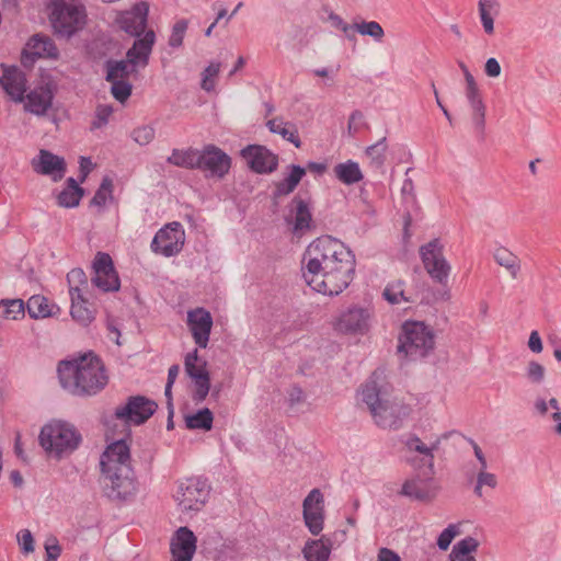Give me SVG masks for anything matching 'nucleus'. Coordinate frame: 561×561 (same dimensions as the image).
Listing matches in <instances>:
<instances>
[{"label":"nucleus","instance_id":"f257e3e1","mask_svg":"<svg viewBox=\"0 0 561 561\" xmlns=\"http://www.w3.org/2000/svg\"><path fill=\"white\" fill-rule=\"evenodd\" d=\"M302 264V276L309 286L323 295L335 296L352 283L356 260L342 241L322 236L307 247Z\"/></svg>","mask_w":561,"mask_h":561},{"label":"nucleus","instance_id":"f03ea898","mask_svg":"<svg viewBox=\"0 0 561 561\" xmlns=\"http://www.w3.org/2000/svg\"><path fill=\"white\" fill-rule=\"evenodd\" d=\"M129 423H113L115 430L119 427L116 436L106 432L108 445L100 460L101 473L108 495L126 499L136 491L130 467V453L127 439L129 438Z\"/></svg>","mask_w":561,"mask_h":561},{"label":"nucleus","instance_id":"7ed1b4c3","mask_svg":"<svg viewBox=\"0 0 561 561\" xmlns=\"http://www.w3.org/2000/svg\"><path fill=\"white\" fill-rule=\"evenodd\" d=\"M57 373L62 389L77 397L95 396L108 382L102 360L92 352L61 360L58 364Z\"/></svg>","mask_w":561,"mask_h":561},{"label":"nucleus","instance_id":"20e7f679","mask_svg":"<svg viewBox=\"0 0 561 561\" xmlns=\"http://www.w3.org/2000/svg\"><path fill=\"white\" fill-rule=\"evenodd\" d=\"M48 19L54 33L70 38L88 23V12L82 0H49Z\"/></svg>","mask_w":561,"mask_h":561},{"label":"nucleus","instance_id":"39448f33","mask_svg":"<svg viewBox=\"0 0 561 561\" xmlns=\"http://www.w3.org/2000/svg\"><path fill=\"white\" fill-rule=\"evenodd\" d=\"M156 43V34L148 31L141 38H136L126 53L125 60L110 59L105 62L106 80H127L137 72L138 68H146Z\"/></svg>","mask_w":561,"mask_h":561},{"label":"nucleus","instance_id":"423d86ee","mask_svg":"<svg viewBox=\"0 0 561 561\" xmlns=\"http://www.w3.org/2000/svg\"><path fill=\"white\" fill-rule=\"evenodd\" d=\"M390 397L391 386L382 369H376L358 391V400L366 404L374 417L394 415Z\"/></svg>","mask_w":561,"mask_h":561},{"label":"nucleus","instance_id":"0eeeda50","mask_svg":"<svg viewBox=\"0 0 561 561\" xmlns=\"http://www.w3.org/2000/svg\"><path fill=\"white\" fill-rule=\"evenodd\" d=\"M435 346L433 330L423 322L408 321L399 336L398 353L411 360L427 356Z\"/></svg>","mask_w":561,"mask_h":561},{"label":"nucleus","instance_id":"6e6552de","mask_svg":"<svg viewBox=\"0 0 561 561\" xmlns=\"http://www.w3.org/2000/svg\"><path fill=\"white\" fill-rule=\"evenodd\" d=\"M80 442L81 435L72 423H46L39 433L41 446L56 457L75 450Z\"/></svg>","mask_w":561,"mask_h":561},{"label":"nucleus","instance_id":"1a4fd4ad","mask_svg":"<svg viewBox=\"0 0 561 561\" xmlns=\"http://www.w3.org/2000/svg\"><path fill=\"white\" fill-rule=\"evenodd\" d=\"M209 493L208 483L194 477L180 481L173 496L182 512L196 513L203 510Z\"/></svg>","mask_w":561,"mask_h":561},{"label":"nucleus","instance_id":"9d476101","mask_svg":"<svg viewBox=\"0 0 561 561\" xmlns=\"http://www.w3.org/2000/svg\"><path fill=\"white\" fill-rule=\"evenodd\" d=\"M371 319V309L354 305L340 313L334 328L344 334L364 335L370 329Z\"/></svg>","mask_w":561,"mask_h":561},{"label":"nucleus","instance_id":"9b49d317","mask_svg":"<svg viewBox=\"0 0 561 561\" xmlns=\"http://www.w3.org/2000/svg\"><path fill=\"white\" fill-rule=\"evenodd\" d=\"M420 255L430 276L440 284L446 283L450 273V265L443 254V245L439 240L434 239L422 245Z\"/></svg>","mask_w":561,"mask_h":561},{"label":"nucleus","instance_id":"f8f14e48","mask_svg":"<svg viewBox=\"0 0 561 561\" xmlns=\"http://www.w3.org/2000/svg\"><path fill=\"white\" fill-rule=\"evenodd\" d=\"M206 360L198 357V351L187 353L184 358V369L194 382L193 399L198 403L205 400L210 389V377Z\"/></svg>","mask_w":561,"mask_h":561},{"label":"nucleus","instance_id":"ddd939ff","mask_svg":"<svg viewBox=\"0 0 561 561\" xmlns=\"http://www.w3.org/2000/svg\"><path fill=\"white\" fill-rule=\"evenodd\" d=\"M184 240L185 232L182 225L174 221L165 225L156 233L151 242V250L170 257L182 250Z\"/></svg>","mask_w":561,"mask_h":561},{"label":"nucleus","instance_id":"4468645a","mask_svg":"<svg viewBox=\"0 0 561 561\" xmlns=\"http://www.w3.org/2000/svg\"><path fill=\"white\" fill-rule=\"evenodd\" d=\"M231 168V158L215 145H207L199 150L197 170L206 176L222 179Z\"/></svg>","mask_w":561,"mask_h":561},{"label":"nucleus","instance_id":"2eb2a0df","mask_svg":"<svg viewBox=\"0 0 561 561\" xmlns=\"http://www.w3.org/2000/svg\"><path fill=\"white\" fill-rule=\"evenodd\" d=\"M157 409L154 400L141 394L130 396L115 409L114 416L118 421H148Z\"/></svg>","mask_w":561,"mask_h":561},{"label":"nucleus","instance_id":"dca6fc26","mask_svg":"<svg viewBox=\"0 0 561 561\" xmlns=\"http://www.w3.org/2000/svg\"><path fill=\"white\" fill-rule=\"evenodd\" d=\"M304 523L311 535L318 536L324 527V496L319 489H312L302 501Z\"/></svg>","mask_w":561,"mask_h":561},{"label":"nucleus","instance_id":"f3484780","mask_svg":"<svg viewBox=\"0 0 561 561\" xmlns=\"http://www.w3.org/2000/svg\"><path fill=\"white\" fill-rule=\"evenodd\" d=\"M94 276L92 285L103 293L117 291L121 287L113 261L107 253L99 252L93 261Z\"/></svg>","mask_w":561,"mask_h":561},{"label":"nucleus","instance_id":"a211bd4d","mask_svg":"<svg viewBox=\"0 0 561 561\" xmlns=\"http://www.w3.org/2000/svg\"><path fill=\"white\" fill-rule=\"evenodd\" d=\"M148 12V4L146 2H139L130 10L121 12L115 21L121 30L131 36L141 38L149 31H146Z\"/></svg>","mask_w":561,"mask_h":561},{"label":"nucleus","instance_id":"6ab92c4d","mask_svg":"<svg viewBox=\"0 0 561 561\" xmlns=\"http://www.w3.org/2000/svg\"><path fill=\"white\" fill-rule=\"evenodd\" d=\"M438 491L439 486L433 478L414 476L403 482L400 494L420 502H432Z\"/></svg>","mask_w":561,"mask_h":561},{"label":"nucleus","instance_id":"aec40b11","mask_svg":"<svg viewBox=\"0 0 561 561\" xmlns=\"http://www.w3.org/2000/svg\"><path fill=\"white\" fill-rule=\"evenodd\" d=\"M187 325L194 342L201 348H206L213 328V318L210 312L204 308L190 310L187 312Z\"/></svg>","mask_w":561,"mask_h":561},{"label":"nucleus","instance_id":"412c9836","mask_svg":"<svg viewBox=\"0 0 561 561\" xmlns=\"http://www.w3.org/2000/svg\"><path fill=\"white\" fill-rule=\"evenodd\" d=\"M241 156L256 173H271L277 168V157L263 146L249 145Z\"/></svg>","mask_w":561,"mask_h":561},{"label":"nucleus","instance_id":"4be33fe9","mask_svg":"<svg viewBox=\"0 0 561 561\" xmlns=\"http://www.w3.org/2000/svg\"><path fill=\"white\" fill-rule=\"evenodd\" d=\"M196 536L187 527H180L171 537V561H192L196 551Z\"/></svg>","mask_w":561,"mask_h":561},{"label":"nucleus","instance_id":"5701e85b","mask_svg":"<svg viewBox=\"0 0 561 561\" xmlns=\"http://www.w3.org/2000/svg\"><path fill=\"white\" fill-rule=\"evenodd\" d=\"M33 170L43 175H50L54 181H59L66 172V162L64 158L42 149L36 158L32 160Z\"/></svg>","mask_w":561,"mask_h":561},{"label":"nucleus","instance_id":"b1692460","mask_svg":"<svg viewBox=\"0 0 561 561\" xmlns=\"http://www.w3.org/2000/svg\"><path fill=\"white\" fill-rule=\"evenodd\" d=\"M58 54V48L49 36L36 34L27 42L22 58L23 62L26 64L27 60L33 62L35 58L56 59Z\"/></svg>","mask_w":561,"mask_h":561},{"label":"nucleus","instance_id":"393cba45","mask_svg":"<svg viewBox=\"0 0 561 561\" xmlns=\"http://www.w3.org/2000/svg\"><path fill=\"white\" fill-rule=\"evenodd\" d=\"M0 84L15 102H22L24 100L26 77L18 67L4 68L3 76L0 78Z\"/></svg>","mask_w":561,"mask_h":561},{"label":"nucleus","instance_id":"a878e982","mask_svg":"<svg viewBox=\"0 0 561 561\" xmlns=\"http://www.w3.org/2000/svg\"><path fill=\"white\" fill-rule=\"evenodd\" d=\"M53 99L54 93L49 85H41L26 95L24 107L27 112L42 116L51 107Z\"/></svg>","mask_w":561,"mask_h":561},{"label":"nucleus","instance_id":"bb28decb","mask_svg":"<svg viewBox=\"0 0 561 561\" xmlns=\"http://www.w3.org/2000/svg\"><path fill=\"white\" fill-rule=\"evenodd\" d=\"M404 445L409 451H416L422 456L425 463L433 469L434 467V455L433 451L438 448L439 438L438 436H430L421 439L417 436H410L404 442Z\"/></svg>","mask_w":561,"mask_h":561},{"label":"nucleus","instance_id":"cd10ccee","mask_svg":"<svg viewBox=\"0 0 561 561\" xmlns=\"http://www.w3.org/2000/svg\"><path fill=\"white\" fill-rule=\"evenodd\" d=\"M465 95L472 111V123L474 128L480 133H484L485 128V104L483 102L480 89L465 90Z\"/></svg>","mask_w":561,"mask_h":561},{"label":"nucleus","instance_id":"c85d7f7f","mask_svg":"<svg viewBox=\"0 0 561 561\" xmlns=\"http://www.w3.org/2000/svg\"><path fill=\"white\" fill-rule=\"evenodd\" d=\"M294 214V232L304 233L312 226V214L309 204L300 196H295L291 201Z\"/></svg>","mask_w":561,"mask_h":561},{"label":"nucleus","instance_id":"c756f323","mask_svg":"<svg viewBox=\"0 0 561 561\" xmlns=\"http://www.w3.org/2000/svg\"><path fill=\"white\" fill-rule=\"evenodd\" d=\"M332 542L329 538L309 539L302 548V554L307 561H329Z\"/></svg>","mask_w":561,"mask_h":561},{"label":"nucleus","instance_id":"7c9ffc66","mask_svg":"<svg viewBox=\"0 0 561 561\" xmlns=\"http://www.w3.org/2000/svg\"><path fill=\"white\" fill-rule=\"evenodd\" d=\"M480 542L473 537H466L459 540L451 549L449 554L450 561H477L476 553Z\"/></svg>","mask_w":561,"mask_h":561},{"label":"nucleus","instance_id":"2f4dec72","mask_svg":"<svg viewBox=\"0 0 561 561\" xmlns=\"http://www.w3.org/2000/svg\"><path fill=\"white\" fill-rule=\"evenodd\" d=\"M199 150L193 147L186 149H173L171 154L167 158L169 164L184 168L197 169Z\"/></svg>","mask_w":561,"mask_h":561},{"label":"nucleus","instance_id":"473e14b6","mask_svg":"<svg viewBox=\"0 0 561 561\" xmlns=\"http://www.w3.org/2000/svg\"><path fill=\"white\" fill-rule=\"evenodd\" d=\"M335 178L345 185H352L360 182L364 178L359 164L353 160L337 163L333 168Z\"/></svg>","mask_w":561,"mask_h":561},{"label":"nucleus","instance_id":"72a5a7b5","mask_svg":"<svg viewBox=\"0 0 561 561\" xmlns=\"http://www.w3.org/2000/svg\"><path fill=\"white\" fill-rule=\"evenodd\" d=\"M270 131L280 135L284 139L291 142L296 148L301 147V141L298 136L296 126L291 123L285 122L282 117H275L266 123Z\"/></svg>","mask_w":561,"mask_h":561},{"label":"nucleus","instance_id":"f704fd0d","mask_svg":"<svg viewBox=\"0 0 561 561\" xmlns=\"http://www.w3.org/2000/svg\"><path fill=\"white\" fill-rule=\"evenodd\" d=\"M494 261L504 267L513 279H516L520 272L519 257L505 247H499L493 253Z\"/></svg>","mask_w":561,"mask_h":561},{"label":"nucleus","instance_id":"c9c22d12","mask_svg":"<svg viewBox=\"0 0 561 561\" xmlns=\"http://www.w3.org/2000/svg\"><path fill=\"white\" fill-rule=\"evenodd\" d=\"M478 10L484 32L488 35L494 33V18L500 12L497 0H479Z\"/></svg>","mask_w":561,"mask_h":561},{"label":"nucleus","instance_id":"e433bc0d","mask_svg":"<svg viewBox=\"0 0 561 561\" xmlns=\"http://www.w3.org/2000/svg\"><path fill=\"white\" fill-rule=\"evenodd\" d=\"M66 183L67 186L57 196V203L61 207L72 208L79 205L83 196V188L73 178H69Z\"/></svg>","mask_w":561,"mask_h":561},{"label":"nucleus","instance_id":"4c0bfd02","mask_svg":"<svg viewBox=\"0 0 561 561\" xmlns=\"http://www.w3.org/2000/svg\"><path fill=\"white\" fill-rule=\"evenodd\" d=\"M289 174L284 180L276 183L275 194L277 196H285L294 192L306 174V169L300 165L291 164L289 165Z\"/></svg>","mask_w":561,"mask_h":561},{"label":"nucleus","instance_id":"58836bf2","mask_svg":"<svg viewBox=\"0 0 561 561\" xmlns=\"http://www.w3.org/2000/svg\"><path fill=\"white\" fill-rule=\"evenodd\" d=\"M71 299L70 314L81 325H89L94 320V310L88 299Z\"/></svg>","mask_w":561,"mask_h":561},{"label":"nucleus","instance_id":"ea45409f","mask_svg":"<svg viewBox=\"0 0 561 561\" xmlns=\"http://www.w3.org/2000/svg\"><path fill=\"white\" fill-rule=\"evenodd\" d=\"M27 312L33 319H42L51 317L54 314V305L49 304V300L39 295L32 296L26 305Z\"/></svg>","mask_w":561,"mask_h":561},{"label":"nucleus","instance_id":"a19ab883","mask_svg":"<svg viewBox=\"0 0 561 561\" xmlns=\"http://www.w3.org/2000/svg\"><path fill=\"white\" fill-rule=\"evenodd\" d=\"M387 140L386 137L378 140L376 144L368 146L365 150V154L369 160V165L382 172L385 162H386V153H387Z\"/></svg>","mask_w":561,"mask_h":561},{"label":"nucleus","instance_id":"79ce46f5","mask_svg":"<svg viewBox=\"0 0 561 561\" xmlns=\"http://www.w3.org/2000/svg\"><path fill=\"white\" fill-rule=\"evenodd\" d=\"M477 480L474 485V494L483 497L489 491H492L497 485V478L494 473L486 471V468H476Z\"/></svg>","mask_w":561,"mask_h":561},{"label":"nucleus","instance_id":"37998d69","mask_svg":"<svg viewBox=\"0 0 561 561\" xmlns=\"http://www.w3.org/2000/svg\"><path fill=\"white\" fill-rule=\"evenodd\" d=\"M25 308L21 299H4L0 301V318L18 320L24 317Z\"/></svg>","mask_w":561,"mask_h":561},{"label":"nucleus","instance_id":"c03bdc74","mask_svg":"<svg viewBox=\"0 0 561 561\" xmlns=\"http://www.w3.org/2000/svg\"><path fill=\"white\" fill-rule=\"evenodd\" d=\"M404 283L402 280H396L387 285L383 290V297L390 304H401V302H413L414 298L411 295H407L404 288Z\"/></svg>","mask_w":561,"mask_h":561},{"label":"nucleus","instance_id":"a18cd8bd","mask_svg":"<svg viewBox=\"0 0 561 561\" xmlns=\"http://www.w3.org/2000/svg\"><path fill=\"white\" fill-rule=\"evenodd\" d=\"M363 36H369L375 42L381 43L385 37V31L377 21H360L354 23V30Z\"/></svg>","mask_w":561,"mask_h":561},{"label":"nucleus","instance_id":"49530a36","mask_svg":"<svg viewBox=\"0 0 561 561\" xmlns=\"http://www.w3.org/2000/svg\"><path fill=\"white\" fill-rule=\"evenodd\" d=\"M113 199V181L108 176H105L98 191L95 192L93 198L90 202L91 206L103 207L107 203V201Z\"/></svg>","mask_w":561,"mask_h":561},{"label":"nucleus","instance_id":"de8ad7c7","mask_svg":"<svg viewBox=\"0 0 561 561\" xmlns=\"http://www.w3.org/2000/svg\"><path fill=\"white\" fill-rule=\"evenodd\" d=\"M463 523H456L448 525L447 528H445L437 539V546L440 550H447L451 543V541L463 534L462 526Z\"/></svg>","mask_w":561,"mask_h":561},{"label":"nucleus","instance_id":"09e8293b","mask_svg":"<svg viewBox=\"0 0 561 561\" xmlns=\"http://www.w3.org/2000/svg\"><path fill=\"white\" fill-rule=\"evenodd\" d=\"M180 373L179 365H172L168 371V380L164 389V396L167 397L168 404V421H172L174 417V409L172 404V386Z\"/></svg>","mask_w":561,"mask_h":561},{"label":"nucleus","instance_id":"8fccbe9b","mask_svg":"<svg viewBox=\"0 0 561 561\" xmlns=\"http://www.w3.org/2000/svg\"><path fill=\"white\" fill-rule=\"evenodd\" d=\"M112 83L111 93L115 100L124 103L131 95L133 85L127 80H107Z\"/></svg>","mask_w":561,"mask_h":561},{"label":"nucleus","instance_id":"3c124183","mask_svg":"<svg viewBox=\"0 0 561 561\" xmlns=\"http://www.w3.org/2000/svg\"><path fill=\"white\" fill-rule=\"evenodd\" d=\"M188 22L185 19H181L174 23L171 35L169 37V45L172 48H179L182 46Z\"/></svg>","mask_w":561,"mask_h":561},{"label":"nucleus","instance_id":"603ef678","mask_svg":"<svg viewBox=\"0 0 561 561\" xmlns=\"http://www.w3.org/2000/svg\"><path fill=\"white\" fill-rule=\"evenodd\" d=\"M156 136L154 128L148 125L137 127L133 130V139L140 146L149 145Z\"/></svg>","mask_w":561,"mask_h":561},{"label":"nucleus","instance_id":"864d4df0","mask_svg":"<svg viewBox=\"0 0 561 561\" xmlns=\"http://www.w3.org/2000/svg\"><path fill=\"white\" fill-rule=\"evenodd\" d=\"M113 113V108L111 105L101 104L96 107L95 116L92 122L91 128L99 129L105 126L108 122L110 116Z\"/></svg>","mask_w":561,"mask_h":561},{"label":"nucleus","instance_id":"5fc2aeb1","mask_svg":"<svg viewBox=\"0 0 561 561\" xmlns=\"http://www.w3.org/2000/svg\"><path fill=\"white\" fill-rule=\"evenodd\" d=\"M328 22L332 27L342 31L348 39L354 38V24H347L339 14L330 12L328 15Z\"/></svg>","mask_w":561,"mask_h":561},{"label":"nucleus","instance_id":"6e6d98bb","mask_svg":"<svg viewBox=\"0 0 561 561\" xmlns=\"http://www.w3.org/2000/svg\"><path fill=\"white\" fill-rule=\"evenodd\" d=\"M220 70L219 64H210L203 72L202 89L210 92L215 88L214 78L217 77Z\"/></svg>","mask_w":561,"mask_h":561},{"label":"nucleus","instance_id":"4d7b16f0","mask_svg":"<svg viewBox=\"0 0 561 561\" xmlns=\"http://www.w3.org/2000/svg\"><path fill=\"white\" fill-rule=\"evenodd\" d=\"M546 369L545 367L536 362L531 360L527 365L526 377L533 383H540L545 379Z\"/></svg>","mask_w":561,"mask_h":561},{"label":"nucleus","instance_id":"13d9d810","mask_svg":"<svg viewBox=\"0 0 561 561\" xmlns=\"http://www.w3.org/2000/svg\"><path fill=\"white\" fill-rule=\"evenodd\" d=\"M18 541L24 553L34 551V538L28 529H22L18 533Z\"/></svg>","mask_w":561,"mask_h":561},{"label":"nucleus","instance_id":"bf43d9fd","mask_svg":"<svg viewBox=\"0 0 561 561\" xmlns=\"http://www.w3.org/2000/svg\"><path fill=\"white\" fill-rule=\"evenodd\" d=\"M46 560L45 561H57L61 553V547L56 538H48L45 541Z\"/></svg>","mask_w":561,"mask_h":561},{"label":"nucleus","instance_id":"052dcab7","mask_svg":"<svg viewBox=\"0 0 561 561\" xmlns=\"http://www.w3.org/2000/svg\"><path fill=\"white\" fill-rule=\"evenodd\" d=\"M87 275L81 268H73L67 274L69 289H78V285L85 284Z\"/></svg>","mask_w":561,"mask_h":561},{"label":"nucleus","instance_id":"680f3d73","mask_svg":"<svg viewBox=\"0 0 561 561\" xmlns=\"http://www.w3.org/2000/svg\"><path fill=\"white\" fill-rule=\"evenodd\" d=\"M183 419L184 421H214V415L208 408H203L195 413H184Z\"/></svg>","mask_w":561,"mask_h":561},{"label":"nucleus","instance_id":"e2e57ef3","mask_svg":"<svg viewBox=\"0 0 561 561\" xmlns=\"http://www.w3.org/2000/svg\"><path fill=\"white\" fill-rule=\"evenodd\" d=\"M69 295H70V298H75V299L82 298V299L90 300L92 295L90 293V284H89L88 278H85L84 285H83V283L78 285V289H69Z\"/></svg>","mask_w":561,"mask_h":561},{"label":"nucleus","instance_id":"0e129e2a","mask_svg":"<svg viewBox=\"0 0 561 561\" xmlns=\"http://www.w3.org/2000/svg\"><path fill=\"white\" fill-rule=\"evenodd\" d=\"M375 561H401V557L389 548H380Z\"/></svg>","mask_w":561,"mask_h":561},{"label":"nucleus","instance_id":"69168bd1","mask_svg":"<svg viewBox=\"0 0 561 561\" xmlns=\"http://www.w3.org/2000/svg\"><path fill=\"white\" fill-rule=\"evenodd\" d=\"M484 71L486 76L491 78H496L501 75V66L495 58H489L484 66Z\"/></svg>","mask_w":561,"mask_h":561},{"label":"nucleus","instance_id":"338daca9","mask_svg":"<svg viewBox=\"0 0 561 561\" xmlns=\"http://www.w3.org/2000/svg\"><path fill=\"white\" fill-rule=\"evenodd\" d=\"M528 347L534 353H540L542 351V342L539 333L537 331H533L529 335Z\"/></svg>","mask_w":561,"mask_h":561},{"label":"nucleus","instance_id":"774afa93","mask_svg":"<svg viewBox=\"0 0 561 561\" xmlns=\"http://www.w3.org/2000/svg\"><path fill=\"white\" fill-rule=\"evenodd\" d=\"M470 445L472 446L473 448V451H474V456L477 457V460H478V466L476 468H486L488 467V462H486V458L482 451V449L479 447V445L473 442L472 439L469 440Z\"/></svg>","mask_w":561,"mask_h":561}]
</instances>
